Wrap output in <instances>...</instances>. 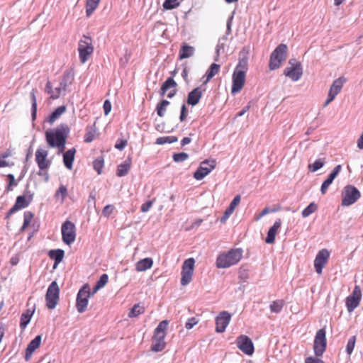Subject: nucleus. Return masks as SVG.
<instances>
[{
  "label": "nucleus",
  "instance_id": "1",
  "mask_svg": "<svg viewBox=\"0 0 363 363\" xmlns=\"http://www.w3.org/2000/svg\"><path fill=\"white\" fill-rule=\"evenodd\" d=\"M69 133V128L67 124L62 123L56 128L45 131V139L52 147H58L60 152L64 151L67 138Z\"/></svg>",
  "mask_w": 363,
  "mask_h": 363
},
{
  "label": "nucleus",
  "instance_id": "2",
  "mask_svg": "<svg viewBox=\"0 0 363 363\" xmlns=\"http://www.w3.org/2000/svg\"><path fill=\"white\" fill-rule=\"evenodd\" d=\"M247 60L245 58L240 59L233 73V84L231 88V93L233 94H237L242 89L246 77V72L247 70Z\"/></svg>",
  "mask_w": 363,
  "mask_h": 363
},
{
  "label": "nucleus",
  "instance_id": "3",
  "mask_svg": "<svg viewBox=\"0 0 363 363\" xmlns=\"http://www.w3.org/2000/svg\"><path fill=\"white\" fill-rule=\"evenodd\" d=\"M242 257V250L240 248L231 249L227 252L219 255L216 264L218 268L224 269L236 264Z\"/></svg>",
  "mask_w": 363,
  "mask_h": 363
},
{
  "label": "nucleus",
  "instance_id": "4",
  "mask_svg": "<svg viewBox=\"0 0 363 363\" xmlns=\"http://www.w3.org/2000/svg\"><path fill=\"white\" fill-rule=\"evenodd\" d=\"M288 47L286 44H279L271 53L269 67L271 70L278 69L281 63L286 60Z\"/></svg>",
  "mask_w": 363,
  "mask_h": 363
},
{
  "label": "nucleus",
  "instance_id": "5",
  "mask_svg": "<svg viewBox=\"0 0 363 363\" xmlns=\"http://www.w3.org/2000/svg\"><path fill=\"white\" fill-rule=\"evenodd\" d=\"M361 196L360 191L354 186L347 185L342 191L341 204L349 206L354 203Z\"/></svg>",
  "mask_w": 363,
  "mask_h": 363
},
{
  "label": "nucleus",
  "instance_id": "6",
  "mask_svg": "<svg viewBox=\"0 0 363 363\" xmlns=\"http://www.w3.org/2000/svg\"><path fill=\"white\" fill-rule=\"evenodd\" d=\"M79 56L82 63L86 62L94 52L92 40L90 37L84 35L79 41Z\"/></svg>",
  "mask_w": 363,
  "mask_h": 363
},
{
  "label": "nucleus",
  "instance_id": "7",
  "mask_svg": "<svg viewBox=\"0 0 363 363\" xmlns=\"http://www.w3.org/2000/svg\"><path fill=\"white\" fill-rule=\"evenodd\" d=\"M90 296V288L89 284H86L79 289L77 295L76 308L79 313H82L86 310Z\"/></svg>",
  "mask_w": 363,
  "mask_h": 363
},
{
  "label": "nucleus",
  "instance_id": "8",
  "mask_svg": "<svg viewBox=\"0 0 363 363\" xmlns=\"http://www.w3.org/2000/svg\"><path fill=\"white\" fill-rule=\"evenodd\" d=\"M289 66L286 67L284 74L292 81L296 82L301 79L303 74V67L301 62L292 58L289 61Z\"/></svg>",
  "mask_w": 363,
  "mask_h": 363
},
{
  "label": "nucleus",
  "instance_id": "9",
  "mask_svg": "<svg viewBox=\"0 0 363 363\" xmlns=\"http://www.w3.org/2000/svg\"><path fill=\"white\" fill-rule=\"evenodd\" d=\"M60 289L57 283L54 281L48 286L45 295L46 306L49 309H54L59 301Z\"/></svg>",
  "mask_w": 363,
  "mask_h": 363
},
{
  "label": "nucleus",
  "instance_id": "10",
  "mask_svg": "<svg viewBox=\"0 0 363 363\" xmlns=\"http://www.w3.org/2000/svg\"><path fill=\"white\" fill-rule=\"evenodd\" d=\"M216 162L215 160H205L201 162L196 171L194 173V177L196 180L203 179L213 169H215Z\"/></svg>",
  "mask_w": 363,
  "mask_h": 363
},
{
  "label": "nucleus",
  "instance_id": "11",
  "mask_svg": "<svg viewBox=\"0 0 363 363\" xmlns=\"http://www.w3.org/2000/svg\"><path fill=\"white\" fill-rule=\"evenodd\" d=\"M62 240L67 245H70L74 242L76 238V230L74 224L69 221L66 220L61 228Z\"/></svg>",
  "mask_w": 363,
  "mask_h": 363
},
{
  "label": "nucleus",
  "instance_id": "12",
  "mask_svg": "<svg viewBox=\"0 0 363 363\" xmlns=\"http://www.w3.org/2000/svg\"><path fill=\"white\" fill-rule=\"evenodd\" d=\"M195 261L194 258L186 259L182 265L181 284L186 286L191 282L194 272Z\"/></svg>",
  "mask_w": 363,
  "mask_h": 363
},
{
  "label": "nucleus",
  "instance_id": "13",
  "mask_svg": "<svg viewBox=\"0 0 363 363\" xmlns=\"http://www.w3.org/2000/svg\"><path fill=\"white\" fill-rule=\"evenodd\" d=\"M327 341L325 337V331L324 329H320L316 333L313 350L316 357H321L326 348Z\"/></svg>",
  "mask_w": 363,
  "mask_h": 363
},
{
  "label": "nucleus",
  "instance_id": "14",
  "mask_svg": "<svg viewBox=\"0 0 363 363\" xmlns=\"http://www.w3.org/2000/svg\"><path fill=\"white\" fill-rule=\"evenodd\" d=\"M362 291L359 286L356 285L351 295L346 298V306L349 313L352 312L359 304Z\"/></svg>",
  "mask_w": 363,
  "mask_h": 363
},
{
  "label": "nucleus",
  "instance_id": "15",
  "mask_svg": "<svg viewBox=\"0 0 363 363\" xmlns=\"http://www.w3.org/2000/svg\"><path fill=\"white\" fill-rule=\"evenodd\" d=\"M238 347L245 354L252 355L254 353V345L252 340L245 335H240L236 339Z\"/></svg>",
  "mask_w": 363,
  "mask_h": 363
},
{
  "label": "nucleus",
  "instance_id": "16",
  "mask_svg": "<svg viewBox=\"0 0 363 363\" xmlns=\"http://www.w3.org/2000/svg\"><path fill=\"white\" fill-rule=\"evenodd\" d=\"M330 257V252L327 249L320 250L314 260V267L318 274H321L323 269L328 262Z\"/></svg>",
  "mask_w": 363,
  "mask_h": 363
},
{
  "label": "nucleus",
  "instance_id": "17",
  "mask_svg": "<svg viewBox=\"0 0 363 363\" xmlns=\"http://www.w3.org/2000/svg\"><path fill=\"white\" fill-rule=\"evenodd\" d=\"M231 320V315L228 311L220 312L216 318V331L223 333Z\"/></svg>",
  "mask_w": 363,
  "mask_h": 363
},
{
  "label": "nucleus",
  "instance_id": "18",
  "mask_svg": "<svg viewBox=\"0 0 363 363\" xmlns=\"http://www.w3.org/2000/svg\"><path fill=\"white\" fill-rule=\"evenodd\" d=\"M48 152L45 150L38 149L35 152V161L40 170H44L50 165V162L47 160Z\"/></svg>",
  "mask_w": 363,
  "mask_h": 363
},
{
  "label": "nucleus",
  "instance_id": "19",
  "mask_svg": "<svg viewBox=\"0 0 363 363\" xmlns=\"http://www.w3.org/2000/svg\"><path fill=\"white\" fill-rule=\"evenodd\" d=\"M204 85H201L194 89L191 91H190L188 94L187 97V104L191 106H196L199 104L203 92L206 91V88L203 87Z\"/></svg>",
  "mask_w": 363,
  "mask_h": 363
},
{
  "label": "nucleus",
  "instance_id": "20",
  "mask_svg": "<svg viewBox=\"0 0 363 363\" xmlns=\"http://www.w3.org/2000/svg\"><path fill=\"white\" fill-rule=\"evenodd\" d=\"M281 225V219H278L274 222V225L269 229L267 238L265 239V242L267 244H272L274 242L277 230L280 228Z\"/></svg>",
  "mask_w": 363,
  "mask_h": 363
},
{
  "label": "nucleus",
  "instance_id": "21",
  "mask_svg": "<svg viewBox=\"0 0 363 363\" xmlns=\"http://www.w3.org/2000/svg\"><path fill=\"white\" fill-rule=\"evenodd\" d=\"M240 195H237L235 196V198L230 202L229 206L224 212L223 216L220 218L221 223H225L226 220L230 217V216L233 213L235 207L240 203Z\"/></svg>",
  "mask_w": 363,
  "mask_h": 363
},
{
  "label": "nucleus",
  "instance_id": "22",
  "mask_svg": "<svg viewBox=\"0 0 363 363\" xmlns=\"http://www.w3.org/2000/svg\"><path fill=\"white\" fill-rule=\"evenodd\" d=\"M169 323L167 320L161 321L155 329L152 337L164 341L166 336L165 330H167Z\"/></svg>",
  "mask_w": 363,
  "mask_h": 363
},
{
  "label": "nucleus",
  "instance_id": "23",
  "mask_svg": "<svg viewBox=\"0 0 363 363\" xmlns=\"http://www.w3.org/2000/svg\"><path fill=\"white\" fill-rule=\"evenodd\" d=\"M131 164V157H128L123 163L118 166L116 175L119 177L127 175L130 169Z\"/></svg>",
  "mask_w": 363,
  "mask_h": 363
},
{
  "label": "nucleus",
  "instance_id": "24",
  "mask_svg": "<svg viewBox=\"0 0 363 363\" xmlns=\"http://www.w3.org/2000/svg\"><path fill=\"white\" fill-rule=\"evenodd\" d=\"M195 49L193 46L184 43L180 48L179 53V60L189 58L194 55Z\"/></svg>",
  "mask_w": 363,
  "mask_h": 363
},
{
  "label": "nucleus",
  "instance_id": "25",
  "mask_svg": "<svg viewBox=\"0 0 363 363\" xmlns=\"http://www.w3.org/2000/svg\"><path fill=\"white\" fill-rule=\"evenodd\" d=\"M75 153H76V149L73 147L72 149L68 150L63 155V162H64L65 166L68 169H72Z\"/></svg>",
  "mask_w": 363,
  "mask_h": 363
},
{
  "label": "nucleus",
  "instance_id": "26",
  "mask_svg": "<svg viewBox=\"0 0 363 363\" xmlns=\"http://www.w3.org/2000/svg\"><path fill=\"white\" fill-rule=\"evenodd\" d=\"M48 255L50 259L55 261L53 268H56L57 265L62 262L65 256V252L63 250L57 249L51 250L48 252Z\"/></svg>",
  "mask_w": 363,
  "mask_h": 363
},
{
  "label": "nucleus",
  "instance_id": "27",
  "mask_svg": "<svg viewBox=\"0 0 363 363\" xmlns=\"http://www.w3.org/2000/svg\"><path fill=\"white\" fill-rule=\"evenodd\" d=\"M153 260L150 257L144 258L139 260L135 264V269L138 272H144L152 267Z\"/></svg>",
  "mask_w": 363,
  "mask_h": 363
},
{
  "label": "nucleus",
  "instance_id": "28",
  "mask_svg": "<svg viewBox=\"0 0 363 363\" xmlns=\"http://www.w3.org/2000/svg\"><path fill=\"white\" fill-rule=\"evenodd\" d=\"M26 193L29 194L28 199H26L25 196H18L16 198L15 204L17 205L19 209L28 206L33 199V194H30V191L27 189L26 190Z\"/></svg>",
  "mask_w": 363,
  "mask_h": 363
},
{
  "label": "nucleus",
  "instance_id": "29",
  "mask_svg": "<svg viewBox=\"0 0 363 363\" xmlns=\"http://www.w3.org/2000/svg\"><path fill=\"white\" fill-rule=\"evenodd\" d=\"M345 82V79L343 77H339L334 80L330 86L329 93L334 94V96H336L341 91Z\"/></svg>",
  "mask_w": 363,
  "mask_h": 363
},
{
  "label": "nucleus",
  "instance_id": "30",
  "mask_svg": "<svg viewBox=\"0 0 363 363\" xmlns=\"http://www.w3.org/2000/svg\"><path fill=\"white\" fill-rule=\"evenodd\" d=\"M46 91L50 94V98L52 99H58L62 94H65V92H63V90L59 86L56 87L54 90L52 89L51 82L48 81L45 86Z\"/></svg>",
  "mask_w": 363,
  "mask_h": 363
},
{
  "label": "nucleus",
  "instance_id": "31",
  "mask_svg": "<svg viewBox=\"0 0 363 363\" xmlns=\"http://www.w3.org/2000/svg\"><path fill=\"white\" fill-rule=\"evenodd\" d=\"M220 70V65L213 63L206 73V79L203 82V85H206Z\"/></svg>",
  "mask_w": 363,
  "mask_h": 363
},
{
  "label": "nucleus",
  "instance_id": "32",
  "mask_svg": "<svg viewBox=\"0 0 363 363\" xmlns=\"http://www.w3.org/2000/svg\"><path fill=\"white\" fill-rule=\"evenodd\" d=\"M74 77L71 73L65 72L64 74L59 86L63 90V92H66L67 88L72 83Z\"/></svg>",
  "mask_w": 363,
  "mask_h": 363
},
{
  "label": "nucleus",
  "instance_id": "33",
  "mask_svg": "<svg viewBox=\"0 0 363 363\" xmlns=\"http://www.w3.org/2000/svg\"><path fill=\"white\" fill-rule=\"evenodd\" d=\"M177 83L174 80L172 77H169L166 79V81L162 84L161 89H160V95L163 96L167 90L172 87H176Z\"/></svg>",
  "mask_w": 363,
  "mask_h": 363
},
{
  "label": "nucleus",
  "instance_id": "34",
  "mask_svg": "<svg viewBox=\"0 0 363 363\" xmlns=\"http://www.w3.org/2000/svg\"><path fill=\"white\" fill-rule=\"evenodd\" d=\"M101 0H86V14L90 16L97 9Z\"/></svg>",
  "mask_w": 363,
  "mask_h": 363
},
{
  "label": "nucleus",
  "instance_id": "35",
  "mask_svg": "<svg viewBox=\"0 0 363 363\" xmlns=\"http://www.w3.org/2000/svg\"><path fill=\"white\" fill-rule=\"evenodd\" d=\"M65 111L66 107L65 106L57 107L49 116L48 122L52 124Z\"/></svg>",
  "mask_w": 363,
  "mask_h": 363
},
{
  "label": "nucleus",
  "instance_id": "36",
  "mask_svg": "<svg viewBox=\"0 0 363 363\" xmlns=\"http://www.w3.org/2000/svg\"><path fill=\"white\" fill-rule=\"evenodd\" d=\"M36 92H37V89H33L30 94V97L31 102H32L31 116H32L33 120L35 119L36 113H37V102H36V96H35Z\"/></svg>",
  "mask_w": 363,
  "mask_h": 363
},
{
  "label": "nucleus",
  "instance_id": "37",
  "mask_svg": "<svg viewBox=\"0 0 363 363\" xmlns=\"http://www.w3.org/2000/svg\"><path fill=\"white\" fill-rule=\"evenodd\" d=\"M145 313V308L139 303L135 304L128 313L129 318H135Z\"/></svg>",
  "mask_w": 363,
  "mask_h": 363
},
{
  "label": "nucleus",
  "instance_id": "38",
  "mask_svg": "<svg viewBox=\"0 0 363 363\" xmlns=\"http://www.w3.org/2000/svg\"><path fill=\"white\" fill-rule=\"evenodd\" d=\"M165 345L164 341L152 337L151 350L154 352H160L164 350Z\"/></svg>",
  "mask_w": 363,
  "mask_h": 363
},
{
  "label": "nucleus",
  "instance_id": "39",
  "mask_svg": "<svg viewBox=\"0 0 363 363\" xmlns=\"http://www.w3.org/2000/svg\"><path fill=\"white\" fill-rule=\"evenodd\" d=\"M67 194L68 192L67 186L61 184L55 194V198L57 199L60 197L61 203H63L67 196Z\"/></svg>",
  "mask_w": 363,
  "mask_h": 363
},
{
  "label": "nucleus",
  "instance_id": "40",
  "mask_svg": "<svg viewBox=\"0 0 363 363\" xmlns=\"http://www.w3.org/2000/svg\"><path fill=\"white\" fill-rule=\"evenodd\" d=\"M284 306V301L279 299V300H276V301H273L270 304L269 308H270L271 312L278 313L282 310Z\"/></svg>",
  "mask_w": 363,
  "mask_h": 363
},
{
  "label": "nucleus",
  "instance_id": "41",
  "mask_svg": "<svg viewBox=\"0 0 363 363\" xmlns=\"http://www.w3.org/2000/svg\"><path fill=\"white\" fill-rule=\"evenodd\" d=\"M178 140L176 136H162L157 138L155 143L157 145H164L166 143H173Z\"/></svg>",
  "mask_w": 363,
  "mask_h": 363
},
{
  "label": "nucleus",
  "instance_id": "42",
  "mask_svg": "<svg viewBox=\"0 0 363 363\" xmlns=\"http://www.w3.org/2000/svg\"><path fill=\"white\" fill-rule=\"evenodd\" d=\"M34 214L29 211H25L23 214V224L21 228V231L25 230L26 228L30 224L32 219L33 218Z\"/></svg>",
  "mask_w": 363,
  "mask_h": 363
},
{
  "label": "nucleus",
  "instance_id": "43",
  "mask_svg": "<svg viewBox=\"0 0 363 363\" xmlns=\"http://www.w3.org/2000/svg\"><path fill=\"white\" fill-rule=\"evenodd\" d=\"M318 209V206L314 202L311 203L306 208H305L301 213L303 218L309 216L311 214L315 212Z\"/></svg>",
  "mask_w": 363,
  "mask_h": 363
},
{
  "label": "nucleus",
  "instance_id": "44",
  "mask_svg": "<svg viewBox=\"0 0 363 363\" xmlns=\"http://www.w3.org/2000/svg\"><path fill=\"white\" fill-rule=\"evenodd\" d=\"M169 104V101L164 99L157 105L156 111H157V115L159 116L163 117L164 116V113L166 111L167 106Z\"/></svg>",
  "mask_w": 363,
  "mask_h": 363
},
{
  "label": "nucleus",
  "instance_id": "45",
  "mask_svg": "<svg viewBox=\"0 0 363 363\" xmlns=\"http://www.w3.org/2000/svg\"><path fill=\"white\" fill-rule=\"evenodd\" d=\"M325 163V158H320L316 160L313 164L308 165V169L310 171L314 172L322 168Z\"/></svg>",
  "mask_w": 363,
  "mask_h": 363
},
{
  "label": "nucleus",
  "instance_id": "46",
  "mask_svg": "<svg viewBox=\"0 0 363 363\" xmlns=\"http://www.w3.org/2000/svg\"><path fill=\"white\" fill-rule=\"evenodd\" d=\"M96 130L93 127H87L86 133L84 135V140L85 143H91L94 140Z\"/></svg>",
  "mask_w": 363,
  "mask_h": 363
},
{
  "label": "nucleus",
  "instance_id": "47",
  "mask_svg": "<svg viewBox=\"0 0 363 363\" xmlns=\"http://www.w3.org/2000/svg\"><path fill=\"white\" fill-rule=\"evenodd\" d=\"M41 339V335H37L33 340H32L29 342V344L27 346V349L34 352L40 345Z\"/></svg>",
  "mask_w": 363,
  "mask_h": 363
},
{
  "label": "nucleus",
  "instance_id": "48",
  "mask_svg": "<svg viewBox=\"0 0 363 363\" xmlns=\"http://www.w3.org/2000/svg\"><path fill=\"white\" fill-rule=\"evenodd\" d=\"M104 165V160L102 157H98L93 162L94 169L99 174L101 173V170Z\"/></svg>",
  "mask_w": 363,
  "mask_h": 363
},
{
  "label": "nucleus",
  "instance_id": "49",
  "mask_svg": "<svg viewBox=\"0 0 363 363\" xmlns=\"http://www.w3.org/2000/svg\"><path fill=\"white\" fill-rule=\"evenodd\" d=\"M179 5L178 0H165L163 3V7L164 9L171 10L177 8Z\"/></svg>",
  "mask_w": 363,
  "mask_h": 363
},
{
  "label": "nucleus",
  "instance_id": "50",
  "mask_svg": "<svg viewBox=\"0 0 363 363\" xmlns=\"http://www.w3.org/2000/svg\"><path fill=\"white\" fill-rule=\"evenodd\" d=\"M355 342H356V336L353 335V336L350 337V339L348 340V342H347V344L346 346V352L347 354L350 355L353 352V350L355 346Z\"/></svg>",
  "mask_w": 363,
  "mask_h": 363
},
{
  "label": "nucleus",
  "instance_id": "51",
  "mask_svg": "<svg viewBox=\"0 0 363 363\" xmlns=\"http://www.w3.org/2000/svg\"><path fill=\"white\" fill-rule=\"evenodd\" d=\"M172 158L175 162H182L189 158V155L184 152L174 153L172 156Z\"/></svg>",
  "mask_w": 363,
  "mask_h": 363
},
{
  "label": "nucleus",
  "instance_id": "52",
  "mask_svg": "<svg viewBox=\"0 0 363 363\" xmlns=\"http://www.w3.org/2000/svg\"><path fill=\"white\" fill-rule=\"evenodd\" d=\"M7 178L9 179V184L6 188V190L7 191H12V187L16 186L18 185V183L16 182L15 177L12 174H9L7 175Z\"/></svg>",
  "mask_w": 363,
  "mask_h": 363
},
{
  "label": "nucleus",
  "instance_id": "53",
  "mask_svg": "<svg viewBox=\"0 0 363 363\" xmlns=\"http://www.w3.org/2000/svg\"><path fill=\"white\" fill-rule=\"evenodd\" d=\"M114 210H115V207L113 205H111V204L106 205L102 211V215L104 217L108 218L113 213Z\"/></svg>",
  "mask_w": 363,
  "mask_h": 363
},
{
  "label": "nucleus",
  "instance_id": "54",
  "mask_svg": "<svg viewBox=\"0 0 363 363\" xmlns=\"http://www.w3.org/2000/svg\"><path fill=\"white\" fill-rule=\"evenodd\" d=\"M30 319L31 318L30 317L21 314L20 318V328L22 330H24L30 323Z\"/></svg>",
  "mask_w": 363,
  "mask_h": 363
},
{
  "label": "nucleus",
  "instance_id": "55",
  "mask_svg": "<svg viewBox=\"0 0 363 363\" xmlns=\"http://www.w3.org/2000/svg\"><path fill=\"white\" fill-rule=\"evenodd\" d=\"M108 281V276L106 274H103L99 279L97 281L96 284L98 286L103 288Z\"/></svg>",
  "mask_w": 363,
  "mask_h": 363
},
{
  "label": "nucleus",
  "instance_id": "56",
  "mask_svg": "<svg viewBox=\"0 0 363 363\" xmlns=\"http://www.w3.org/2000/svg\"><path fill=\"white\" fill-rule=\"evenodd\" d=\"M187 114H188L187 108H186V105L184 104H183L181 107V113H180V116H179V120L181 122H183L186 120V118L187 117Z\"/></svg>",
  "mask_w": 363,
  "mask_h": 363
},
{
  "label": "nucleus",
  "instance_id": "57",
  "mask_svg": "<svg viewBox=\"0 0 363 363\" xmlns=\"http://www.w3.org/2000/svg\"><path fill=\"white\" fill-rule=\"evenodd\" d=\"M154 200H150L143 203L140 208V211L143 213L147 212L150 210V208L152 206Z\"/></svg>",
  "mask_w": 363,
  "mask_h": 363
},
{
  "label": "nucleus",
  "instance_id": "58",
  "mask_svg": "<svg viewBox=\"0 0 363 363\" xmlns=\"http://www.w3.org/2000/svg\"><path fill=\"white\" fill-rule=\"evenodd\" d=\"M182 67H183V71L182 72V77L184 79V80L185 81V82L188 84L189 82V77H188L189 70L187 68V63L186 62L183 63Z\"/></svg>",
  "mask_w": 363,
  "mask_h": 363
},
{
  "label": "nucleus",
  "instance_id": "59",
  "mask_svg": "<svg viewBox=\"0 0 363 363\" xmlns=\"http://www.w3.org/2000/svg\"><path fill=\"white\" fill-rule=\"evenodd\" d=\"M198 323V320L194 318V317H192L189 319H188V320L186 321V324H185V328L188 330H190L195 325H196Z\"/></svg>",
  "mask_w": 363,
  "mask_h": 363
},
{
  "label": "nucleus",
  "instance_id": "60",
  "mask_svg": "<svg viewBox=\"0 0 363 363\" xmlns=\"http://www.w3.org/2000/svg\"><path fill=\"white\" fill-rule=\"evenodd\" d=\"M127 145V140L124 139H118L115 145V147L119 150H123Z\"/></svg>",
  "mask_w": 363,
  "mask_h": 363
},
{
  "label": "nucleus",
  "instance_id": "61",
  "mask_svg": "<svg viewBox=\"0 0 363 363\" xmlns=\"http://www.w3.org/2000/svg\"><path fill=\"white\" fill-rule=\"evenodd\" d=\"M333 182L331 181H330L329 179H326L322 184L321 185V188H320V191H321V194H325L326 192H327V190L328 189V187L330 186V185L332 184Z\"/></svg>",
  "mask_w": 363,
  "mask_h": 363
},
{
  "label": "nucleus",
  "instance_id": "62",
  "mask_svg": "<svg viewBox=\"0 0 363 363\" xmlns=\"http://www.w3.org/2000/svg\"><path fill=\"white\" fill-rule=\"evenodd\" d=\"M305 363H325V362L319 358L309 357L306 358Z\"/></svg>",
  "mask_w": 363,
  "mask_h": 363
},
{
  "label": "nucleus",
  "instance_id": "63",
  "mask_svg": "<svg viewBox=\"0 0 363 363\" xmlns=\"http://www.w3.org/2000/svg\"><path fill=\"white\" fill-rule=\"evenodd\" d=\"M103 108H104L105 115H108L111 110V102L108 100H106L104 103Z\"/></svg>",
  "mask_w": 363,
  "mask_h": 363
},
{
  "label": "nucleus",
  "instance_id": "64",
  "mask_svg": "<svg viewBox=\"0 0 363 363\" xmlns=\"http://www.w3.org/2000/svg\"><path fill=\"white\" fill-rule=\"evenodd\" d=\"M239 278L243 281H245L248 279V272L246 269H240L239 272Z\"/></svg>",
  "mask_w": 363,
  "mask_h": 363
}]
</instances>
